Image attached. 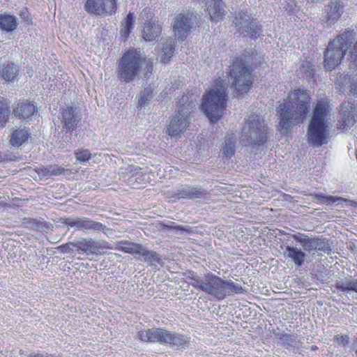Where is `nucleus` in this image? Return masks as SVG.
<instances>
[{
	"mask_svg": "<svg viewBox=\"0 0 357 357\" xmlns=\"http://www.w3.org/2000/svg\"><path fill=\"white\" fill-rule=\"evenodd\" d=\"M310 96L302 90H295L289 93L287 99L280 105L279 129L286 133L294 126L303 121L310 107Z\"/></svg>",
	"mask_w": 357,
	"mask_h": 357,
	"instance_id": "obj_1",
	"label": "nucleus"
},
{
	"mask_svg": "<svg viewBox=\"0 0 357 357\" xmlns=\"http://www.w3.org/2000/svg\"><path fill=\"white\" fill-rule=\"evenodd\" d=\"M189 284L196 289L213 296L218 300H222L233 294H241L242 287L231 280H224L211 272H207L201 277L197 273L190 272L186 274Z\"/></svg>",
	"mask_w": 357,
	"mask_h": 357,
	"instance_id": "obj_2",
	"label": "nucleus"
},
{
	"mask_svg": "<svg viewBox=\"0 0 357 357\" xmlns=\"http://www.w3.org/2000/svg\"><path fill=\"white\" fill-rule=\"evenodd\" d=\"M331 109L326 100H319L314 107L312 117L309 123L307 140L313 146L319 147L328 142L330 138L328 122L330 120Z\"/></svg>",
	"mask_w": 357,
	"mask_h": 357,
	"instance_id": "obj_3",
	"label": "nucleus"
},
{
	"mask_svg": "<svg viewBox=\"0 0 357 357\" xmlns=\"http://www.w3.org/2000/svg\"><path fill=\"white\" fill-rule=\"evenodd\" d=\"M228 82L218 78L203 96L202 109L211 122L218 121L226 107Z\"/></svg>",
	"mask_w": 357,
	"mask_h": 357,
	"instance_id": "obj_4",
	"label": "nucleus"
},
{
	"mask_svg": "<svg viewBox=\"0 0 357 357\" xmlns=\"http://www.w3.org/2000/svg\"><path fill=\"white\" fill-rule=\"evenodd\" d=\"M190 98L188 95H183L177 101L176 110L168 128L172 137H181L192 123L195 105L190 100Z\"/></svg>",
	"mask_w": 357,
	"mask_h": 357,
	"instance_id": "obj_5",
	"label": "nucleus"
},
{
	"mask_svg": "<svg viewBox=\"0 0 357 357\" xmlns=\"http://www.w3.org/2000/svg\"><path fill=\"white\" fill-rule=\"evenodd\" d=\"M145 62L140 52L135 49H129L118 62L116 75L119 79L126 84L139 79L141 68Z\"/></svg>",
	"mask_w": 357,
	"mask_h": 357,
	"instance_id": "obj_6",
	"label": "nucleus"
},
{
	"mask_svg": "<svg viewBox=\"0 0 357 357\" xmlns=\"http://www.w3.org/2000/svg\"><path fill=\"white\" fill-rule=\"evenodd\" d=\"M136 337L143 342L169 344L176 349H183L190 342V337L186 335L158 328L142 330L137 333Z\"/></svg>",
	"mask_w": 357,
	"mask_h": 357,
	"instance_id": "obj_7",
	"label": "nucleus"
},
{
	"mask_svg": "<svg viewBox=\"0 0 357 357\" xmlns=\"http://www.w3.org/2000/svg\"><path fill=\"white\" fill-rule=\"evenodd\" d=\"M267 127L258 114H252L245 119L240 139L245 146L262 145L267 140Z\"/></svg>",
	"mask_w": 357,
	"mask_h": 357,
	"instance_id": "obj_8",
	"label": "nucleus"
},
{
	"mask_svg": "<svg viewBox=\"0 0 357 357\" xmlns=\"http://www.w3.org/2000/svg\"><path fill=\"white\" fill-rule=\"evenodd\" d=\"M355 33L352 30L346 29L331 41L324 53L325 68L331 70L338 65L344 56L348 45L354 40Z\"/></svg>",
	"mask_w": 357,
	"mask_h": 357,
	"instance_id": "obj_9",
	"label": "nucleus"
},
{
	"mask_svg": "<svg viewBox=\"0 0 357 357\" xmlns=\"http://www.w3.org/2000/svg\"><path fill=\"white\" fill-rule=\"evenodd\" d=\"M230 77L233 80L232 87L238 93L247 92L252 84V71L242 60H235L230 66Z\"/></svg>",
	"mask_w": 357,
	"mask_h": 357,
	"instance_id": "obj_10",
	"label": "nucleus"
},
{
	"mask_svg": "<svg viewBox=\"0 0 357 357\" xmlns=\"http://www.w3.org/2000/svg\"><path fill=\"white\" fill-rule=\"evenodd\" d=\"M197 22V16L192 12L178 14L173 25L175 36L178 39H185L188 33L196 27Z\"/></svg>",
	"mask_w": 357,
	"mask_h": 357,
	"instance_id": "obj_11",
	"label": "nucleus"
},
{
	"mask_svg": "<svg viewBox=\"0 0 357 357\" xmlns=\"http://www.w3.org/2000/svg\"><path fill=\"white\" fill-rule=\"evenodd\" d=\"M139 18L144 21L142 37L146 41H153L160 36L162 27L155 21H152L153 14L150 9L144 8L140 13Z\"/></svg>",
	"mask_w": 357,
	"mask_h": 357,
	"instance_id": "obj_12",
	"label": "nucleus"
},
{
	"mask_svg": "<svg viewBox=\"0 0 357 357\" xmlns=\"http://www.w3.org/2000/svg\"><path fill=\"white\" fill-rule=\"evenodd\" d=\"M66 226L89 233L91 231H98L104 229L105 226L86 217H69L63 222Z\"/></svg>",
	"mask_w": 357,
	"mask_h": 357,
	"instance_id": "obj_13",
	"label": "nucleus"
},
{
	"mask_svg": "<svg viewBox=\"0 0 357 357\" xmlns=\"http://www.w3.org/2000/svg\"><path fill=\"white\" fill-rule=\"evenodd\" d=\"M73 247L77 248L79 252H82L89 254H98L106 249H113L105 241H94L91 238H82L73 242Z\"/></svg>",
	"mask_w": 357,
	"mask_h": 357,
	"instance_id": "obj_14",
	"label": "nucleus"
},
{
	"mask_svg": "<svg viewBox=\"0 0 357 357\" xmlns=\"http://www.w3.org/2000/svg\"><path fill=\"white\" fill-rule=\"evenodd\" d=\"M84 8L96 15L112 14L115 12L116 6L115 0H87Z\"/></svg>",
	"mask_w": 357,
	"mask_h": 357,
	"instance_id": "obj_15",
	"label": "nucleus"
},
{
	"mask_svg": "<svg viewBox=\"0 0 357 357\" xmlns=\"http://www.w3.org/2000/svg\"><path fill=\"white\" fill-rule=\"evenodd\" d=\"M357 108L351 102H344L340 105L339 126L342 129H349L356 122Z\"/></svg>",
	"mask_w": 357,
	"mask_h": 357,
	"instance_id": "obj_16",
	"label": "nucleus"
},
{
	"mask_svg": "<svg viewBox=\"0 0 357 357\" xmlns=\"http://www.w3.org/2000/svg\"><path fill=\"white\" fill-rule=\"evenodd\" d=\"M82 118V114L77 107L69 106L63 109L61 122L63 124V128H66L70 132H73L76 129Z\"/></svg>",
	"mask_w": 357,
	"mask_h": 357,
	"instance_id": "obj_17",
	"label": "nucleus"
},
{
	"mask_svg": "<svg viewBox=\"0 0 357 357\" xmlns=\"http://www.w3.org/2000/svg\"><path fill=\"white\" fill-rule=\"evenodd\" d=\"M344 4L341 0H331L326 6V20L328 26L334 24L342 16Z\"/></svg>",
	"mask_w": 357,
	"mask_h": 357,
	"instance_id": "obj_18",
	"label": "nucleus"
},
{
	"mask_svg": "<svg viewBox=\"0 0 357 357\" xmlns=\"http://www.w3.org/2000/svg\"><path fill=\"white\" fill-rule=\"evenodd\" d=\"M206 7L212 22H217L225 18V4L222 0H206Z\"/></svg>",
	"mask_w": 357,
	"mask_h": 357,
	"instance_id": "obj_19",
	"label": "nucleus"
},
{
	"mask_svg": "<svg viewBox=\"0 0 357 357\" xmlns=\"http://www.w3.org/2000/svg\"><path fill=\"white\" fill-rule=\"evenodd\" d=\"M207 195L205 190L192 186H185L175 193V197L178 199H202L206 198Z\"/></svg>",
	"mask_w": 357,
	"mask_h": 357,
	"instance_id": "obj_20",
	"label": "nucleus"
},
{
	"mask_svg": "<svg viewBox=\"0 0 357 357\" xmlns=\"http://www.w3.org/2000/svg\"><path fill=\"white\" fill-rule=\"evenodd\" d=\"M0 75L5 81L13 83L20 76V68L13 62H7L3 65Z\"/></svg>",
	"mask_w": 357,
	"mask_h": 357,
	"instance_id": "obj_21",
	"label": "nucleus"
},
{
	"mask_svg": "<svg viewBox=\"0 0 357 357\" xmlns=\"http://www.w3.org/2000/svg\"><path fill=\"white\" fill-rule=\"evenodd\" d=\"M314 197L317 200L321 201L327 205L332 206L334 204L337 205L345 204L347 206H356L357 202L354 200L347 199L340 197L326 196L323 194H316Z\"/></svg>",
	"mask_w": 357,
	"mask_h": 357,
	"instance_id": "obj_22",
	"label": "nucleus"
},
{
	"mask_svg": "<svg viewBox=\"0 0 357 357\" xmlns=\"http://www.w3.org/2000/svg\"><path fill=\"white\" fill-rule=\"evenodd\" d=\"M13 111L14 114L20 119H26L34 114L36 107L33 104L27 100H23L17 104Z\"/></svg>",
	"mask_w": 357,
	"mask_h": 357,
	"instance_id": "obj_23",
	"label": "nucleus"
},
{
	"mask_svg": "<svg viewBox=\"0 0 357 357\" xmlns=\"http://www.w3.org/2000/svg\"><path fill=\"white\" fill-rule=\"evenodd\" d=\"M284 255L290 258L297 266H301L306 257V254L301 250L290 245L286 246Z\"/></svg>",
	"mask_w": 357,
	"mask_h": 357,
	"instance_id": "obj_24",
	"label": "nucleus"
},
{
	"mask_svg": "<svg viewBox=\"0 0 357 357\" xmlns=\"http://www.w3.org/2000/svg\"><path fill=\"white\" fill-rule=\"evenodd\" d=\"M237 31L243 36L257 38L261 33V28L252 20L238 27Z\"/></svg>",
	"mask_w": 357,
	"mask_h": 357,
	"instance_id": "obj_25",
	"label": "nucleus"
},
{
	"mask_svg": "<svg viewBox=\"0 0 357 357\" xmlns=\"http://www.w3.org/2000/svg\"><path fill=\"white\" fill-rule=\"evenodd\" d=\"M236 138L234 134H228L225 136L222 146V152L224 157L231 158L235 153Z\"/></svg>",
	"mask_w": 357,
	"mask_h": 357,
	"instance_id": "obj_26",
	"label": "nucleus"
},
{
	"mask_svg": "<svg viewBox=\"0 0 357 357\" xmlns=\"http://www.w3.org/2000/svg\"><path fill=\"white\" fill-rule=\"evenodd\" d=\"M18 26L17 18L13 15H0V29L3 31L10 32L17 29Z\"/></svg>",
	"mask_w": 357,
	"mask_h": 357,
	"instance_id": "obj_27",
	"label": "nucleus"
},
{
	"mask_svg": "<svg viewBox=\"0 0 357 357\" xmlns=\"http://www.w3.org/2000/svg\"><path fill=\"white\" fill-rule=\"evenodd\" d=\"M335 84L340 90L346 84H349V93L357 97V77L351 78L346 75H340V79L336 80Z\"/></svg>",
	"mask_w": 357,
	"mask_h": 357,
	"instance_id": "obj_28",
	"label": "nucleus"
},
{
	"mask_svg": "<svg viewBox=\"0 0 357 357\" xmlns=\"http://www.w3.org/2000/svg\"><path fill=\"white\" fill-rule=\"evenodd\" d=\"M115 249L129 254H139L142 250L141 244L135 243L130 241H117Z\"/></svg>",
	"mask_w": 357,
	"mask_h": 357,
	"instance_id": "obj_29",
	"label": "nucleus"
},
{
	"mask_svg": "<svg viewBox=\"0 0 357 357\" xmlns=\"http://www.w3.org/2000/svg\"><path fill=\"white\" fill-rule=\"evenodd\" d=\"M294 238L298 242L303 249L309 252L316 250L317 237L310 238L303 234L294 235Z\"/></svg>",
	"mask_w": 357,
	"mask_h": 357,
	"instance_id": "obj_30",
	"label": "nucleus"
},
{
	"mask_svg": "<svg viewBox=\"0 0 357 357\" xmlns=\"http://www.w3.org/2000/svg\"><path fill=\"white\" fill-rule=\"evenodd\" d=\"M29 137V132L25 128L15 130L11 135L10 143L13 146H20L22 145Z\"/></svg>",
	"mask_w": 357,
	"mask_h": 357,
	"instance_id": "obj_31",
	"label": "nucleus"
},
{
	"mask_svg": "<svg viewBox=\"0 0 357 357\" xmlns=\"http://www.w3.org/2000/svg\"><path fill=\"white\" fill-rule=\"evenodd\" d=\"M335 287L337 290L343 292L354 291L357 293V279L349 278L344 281H338L335 284Z\"/></svg>",
	"mask_w": 357,
	"mask_h": 357,
	"instance_id": "obj_32",
	"label": "nucleus"
},
{
	"mask_svg": "<svg viewBox=\"0 0 357 357\" xmlns=\"http://www.w3.org/2000/svg\"><path fill=\"white\" fill-rule=\"evenodd\" d=\"M174 50V41L172 39H167L162 47L161 52L160 53V60L167 63L169 61L172 56Z\"/></svg>",
	"mask_w": 357,
	"mask_h": 357,
	"instance_id": "obj_33",
	"label": "nucleus"
},
{
	"mask_svg": "<svg viewBox=\"0 0 357 357\" xmlns=\"http://www.w3.org/2000/svg\"><path fill=\"white\" fill-rule=\"evenodd\" d=\"M252 20L251 16L248 14L247 9L243 7L240 8L238 12L236 13L233 23L234 24L236 29L241 26L248 23Z\"/></svg>",
	"mask_w": 357,
	"mask_h": 357,
	"instance_id": "obj_34",
	"label": "nucleus"
},
{
	"mask_svg": "<svg viewBox=\"0 0 357 357\" xmlns=\"http://www.w3.org/2000/svg\"><path fill=\"white\" fill-rule=\"evenodd\" d=\"M135 24V16L132 13H129L125 19L124 22L122 23L123 28L121 30L122 36L128 37L130 31L134 28Z\"/></svg>",
	"mask_w": 357,
	"mask_h": 357,
	"instance_id": "obj_35",
	"label": "nucleus"
},
{
	"mask_svg": "<svg viewBox=\"0 0 357 357\" xmlns=\"http://www.w3.org/2000/svg\"><path fill=\"white\" fill-rule=\"evenodd\" d=\"M144 257V261L149 263L150 264H154L155 263H160V257L157 252L152 250H147L142 245V250L139 252Z\"/></svg>",
	"mask_w": 357,
	"mask_h": 357,
	"instance_id": "obj_36",
	"label": "nucleus"
},
{
	"mask_svg": "<svg viewBox=\"0 0 357 357\" xmlns=\"http://www.w3.org/2000/svg\"><path fill=\"white\" fill-rule=\"evenodd\" d=\"M9 107L3 101H0V128H3L9 119Z\"/></svg>",
	"mask_w": 357,
	"mask_h": 357,
	"instance_id": "obj_37",
	"label": "nucleus"
},
{
	"mask_svg": "<svg viewBox=\"0 0 357 357\" xmlns=\"http://www.w3.org/2000/svg\"><path fill=\"white\" fill-rule=\"evenodd\" d=\"M74 154L77 163L86 162L91 158V153L88 149H77L75 151Z\"/></svg>",
	"mask_w": 357,
	"mask_h": 357,
	"instance_id": "obj_38",
	"label": "nucleus"
},
{
	"mask_svg": "<svg viewBox=\"0 0 357 357\" xmlns=\"http://www.w3.org/2000/svg\"><path fill=\"white\" fill-rule=\"evenodd\" d=\"M153 98L152 89L150 87L145 88L140 93L139 99V105L141 106L145 105Z\"/></svg>",
	"mask_w": 357,
	"mask_h": 357,
	"instance_id": "obj_39",
	"label": "nucleus"
},
{
	"mask_svg": "<svg viewBox=\"0 0 357 357\" xmlns=\"http://www.w3.org/2000/svg\"><path fill=\"white\" fill-rule=\"evenodd\" d=\"M316 245V250L323 251L324 252L331 251V248L326 238H319L317 237Z\"/></svg>",
	"mask_w": 357,
	"mask_h": 357,
	"instance_id": "obj_40",
	"label": "nucleus"
},
{
	"mask_svg": "<svg viewBox=\"0 0 357 357\" xmlns=\"http://www.w3.org/2000/svg\"><path fill=\"white\" fill-rule=\"evenodd\" d=\"M47 169L50 176L61 175L68 170L65 167L58 165L47 166Z\"/></svg>",
	"mask_w": 357,
	"mask_h": 357,
	"instance_id": "obj_41",
	"label": "nucleus"
},
{
	"mask_svg": "<svg viewBox=\"0 0 357 357\" xmlns=\"http://www.w3.org/2000/svg\"><path fill=\"white\" fill-rule=\"evenodd\" d=\"M349 60L351 67L353 68H357V41L351 51Z\"/></svg>",
	"mask_w": 357,
	"mask_h": 357,
	"instance_id": "obj_42",
	"label": "nucleus"
},
{
	"mask_svg": "<svg viewBox=\"0 0 357 357\" xmlns=\"http://www.w3.org/2000/svg\"><path fill=\"white\" fill-rule=\"evenodd\" d=\"M334 340L339 344L344 345L349 343V337L347 335H336L334 337Z\"/></svg>",
	"mask_w": 357,
	"mask_h": 357,
	"instance_id": "obj_43",
	"label": "nucleus"
},
{
	"mask_svg": "<svg viewBox=\"0 0 357 357\" xmlns=\"http://www.w3.org/2000/svg\"><path fill=\"white\" fill-rule=\"evenodd\" d=\"M73 243H67L60 246L61 251L63 253H70L73 251V248L71 246H73Z\"/></svg>",
	"mask_w": 357,
	"mask_h": 357,
	"instance_id": "obj_44",
	"label": "nucleus"
},
{
	"mask_svg": "<svg viewBox=\"0 0 357 357\" xmlns=\"http://www.w3.org/2000/svg\"><path fill=\"white\" fill-rule=\"evenodd\" d=\"M40 176L46 177L50 176L49 172H47V167L38 168L36 171Z\"/></svg>",
	"mask_w": 357,
	"mask_h": 357,
	"instance_id": "obj_45",
	"label": "nucleus"
},
{
	"mask_svg": "<svg viewBox=\"0 0 357 357\" xmlns=\"http://www.w3.org/2000/svg\"><path fill=\"white\" fill-rule=\"evenodd\" d=\"M20 15L21 16L22 18H23L24 20H28V17H29V13L27 11V10L26 9H24L20 11Z\"/></svg>",
	"mask_w": 357,
	"mask_h": 357,
	"instance_id": "obj_46",
	"label": "nucleus"
},
{
	"mask_svg": "<svg viewBox=\"0 0 357 357\" xmlns=\"http://www.w3.org/2000/svg\"><path fill=\"white\" fill-rule=\"evenodd\" d=\"M177 228L181 229V230H183V231H187L188 229H186L185 228H183V227L181 226H178Z\"/></svg>",
	"mask_w": 357,
	"mask_h": 357,
	"instance_id": "obj_47",
	"label": "nucleus"
},
{
	"mask_svg": "<svg viewBox=\"0 0 357 357\" xmlns=\"http://www.w3.org/2000/svg\"><path fill=\"white\" fill-rule=\"evenodd\" d=\"M355 353H356V356H357V345L356 346Z\"/></svg>",
	"mask_w": 357,
	"mask_h": 357,
	"instance_id": "obj_48",
	"label": "nucleus"
}]
</instances>
